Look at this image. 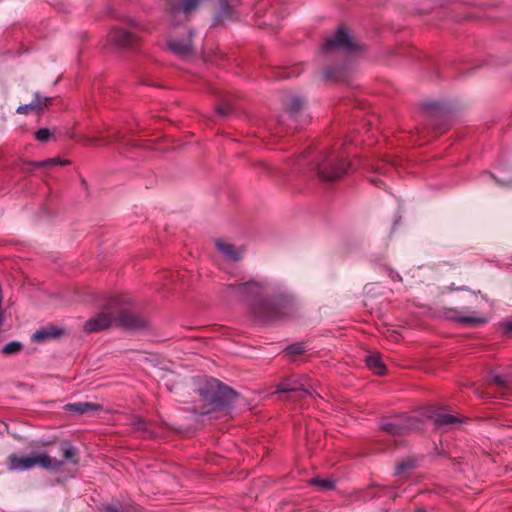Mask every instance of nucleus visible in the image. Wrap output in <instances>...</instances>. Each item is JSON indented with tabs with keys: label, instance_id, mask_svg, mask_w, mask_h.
Returning a JSON list of instances; mask_svg holds the SVG:
<instances>
[{
	"label": "nucleus",
	"instance_id": "2f4dec72",
	"mask_svg": "<svg viewBox=\"0 0 512 512\" xmlns=\"http://www.w3.org/2000/svg\"><path fill=\"white\" fill-rule=\"evenodd\" d=\"M286 351L288 352V354H291V355H300V354L304 353L305 347H304L303 343H294V344L288 346L286 348Z\"/></svg>",
	"mask_w": 512,
	"mask_h": 512
},
{
	"label": "nucleus",
	"instance_id": "a211bd4d",
	"mask_svg": "<svg viewBox=\"0 0 512 512\" xmlns=\"http://www.w3.org/2000/svg\"><path fill=\"white\" fill-rule=\"evenodd\" d=\"M60 447H61V451L63 453V459L58 460L59 462H62L61 468L66 463L78 464V462H79L78 451L74 446H72L68 442H64L61 444Z\"/></svg>",
	"mask_w": 512,
	"mask_h": 512
},
{
	"label": "nucleus",
	"instance_id": "f03ea898",
	"mask_svg": "<svg viewBox=\"0 0 512 512\" xmlns=\"http://www.w3.org/2000/svg\"><path fill=\"white\" fill-rule=\"evenodd\" d=\"M197 391L205 403L202 410L199 411L202 415L228 407L237 396L232 388L215 378L207 379Z\"/></svg>",
	"mask_w": 512,
	"mask_h": 512
},
{
	"label": "nucleus",
	"instance_id": "a878e982",
	"mask_svg": "<svg viewBox=\"0 0 512 512\" xmlns=\"http://www.w3.org/2000/svg\"><path fill=\"white\" fill-rule=\"evenodd\" d=\"M123 139H124V137L122 136L121 132L118 130H115L106 138H101V140H104V143H103L104 145H107L108 143H111V142L122 141ZM98 141H100V138L91 137L88 139L89 144H92V145L97 144Z\"/></svg>",
	"mask_w": 512,
	"mask_h": 512
},
{
	"label": "nucleus",
	"instance_id": "1a4fd4ad",
	"mask_svg": "<svg viewBox=\"0 0 512 512\" xmlns=\"http://www.w3.org/2000/svg\"><path fill=\"white\" fill-rule=\"evenodd\" d=\"M359 45L348 34L347 30L339 27L335 35L325 41L322 46L324 52H331L334 50H344L348 52L357 51Z\"/></svg>",
	"mask_w": 512,
	"mask_h": 512
},
{
	"label": "nucleus",
	"instance_id": "4be33fe9",
	"mask_svg": "<svg viewBox=\"0 0 512 512\" xmlns=\"http://www.w3.org/2000/svg\"><path fill=\"white\" fill-rule=\"evenodd\" d=\"M461 422H462V420L460 418H458L454 415H451V414L438 413L435 415V418H434L435 426L438 428L453 425L456 423H461Z\"/></svg>",
	"mask_w": 512,
	"mask_h": 512
},
{
	"label": "nucleus",
	"instance_id": "37998d69",
	"mask_svg": "<svg viewBox=\"0 0 512 512\" xmlns=\"http://www.w3.org/2000/svg\"><path fill=\"white\" fill-rule=\"evenodd\" d=\"M464 288H454L453 286L451 287V290H463Z\"/></svg>",
	"mask_w": 512,
	"mask_h": 512
},
{
	"label": "nucleus",
	"instance_id": "7c9ffc66",
	"mask_svg": "<svg viewBox=\"0 0 512 512\" xmlns=\"http://www.w3.org/2000/svg\"><path fill=\"white\" fill-rule=\"evenodd\" d=\"M233 16V8L227 0L221 1V9L217 15L218 20L229 19Z\"/></svg>",
	"mask_w": 512,
	"mask_h": 512
},
{
	"label": "nucleus",
	"instance_id": "72a5a7b5",
	"mask_svg": "<svg viewBox=\"0 0 512 512\" xmlns=\"http://www.w3.org/2000/svg\"><path fill=\"white\" fill-rule=\"evenodd\" d=\"M50 130L48 128H40L36 131L35 137L40 142H47L50 138Z\"/></svg>",
	"mask_w": 512,
	"mask_h": 512
},
{
	"label": "nucleus",
	"instance_id": "412c9836",
	"mask_svg": "<svg viewBox=\"0 0 512 512\" xmlns=\"http://www.w3.org/2000/svg\"><path fill=\"white\" fill-rule=\"evenodd\" d=\"M447 318L467 326H478L487 321L486 318L479 316H450L447 314Z\"/></svg>",
	"mask_w": 512,
	"mask_h": 512
},
{
	"label": "nucleus",
	"instance_id": "6ab92c4d",
	"mask_svg": "<svg viewBox=\"0 0 512 512\" xmlns=\"http://www.w3.org/2000/svg\"><path fill=\"white\" fill-rule=\"evenodd\" d=\"M216 246H217L218 250L227 259L232 260V261H238L241 259V252L238 251L234 245L217 240Z\"/></svg>",
	"mask_w": 512,
	"mask_h": 512
},
{
	"label": "nucleus",
	"instance_id": "58836bf2",
	"mask_svg": "<svg viewBox=\"0 0 512 512\" xmlns=\"http://www.w3.org/2000/svg\"><path fill=\"white\" fill-rule=\"evenodd\" d=\"M370 181L377 187H381L383 184V181L380 178H371Z\"/></svg>",
	"mask_w": 512,
	"mask_h": 512
},
{
	"label": "nucleus",
	"instance_id": "f257e3e1",
	"mask_svg": "<svg viewBox=\"0 0 512 512\" xmlns=\"http://www.w3.org/2000/svg\"><path fill=\"white\" fill-rule=\"evenodd\" d=\"M268 290L266 283L249 280L225 285L222 296L227 301L246 302L250 315L260 323L282 320L296 313L295 298L286 289L273 290L271 295L263 297Z\"/></svg>",
	"mask_w": 512,
	"mask_h": 512
},
{
	"label": "nucleus",
	"instance_id": "ddd939ff",
	"mask_svg": "<svg viewBox=\"0 0 512 512\" xmlns=\"http://www.w3.org/2000/svg\"><path fill=\"white\" fill-rule=\"evenodd\" d=\"M51 100V98L43 97L39 92H36L34 95V100L30 104L19 106L16 112L18 114H27L31 111L42 113L45 109L49 107Z\"/></svg>",
	"mask_w": 512,
	"mask_h": 512
},
{
	"label": "nucleus",
	"instance_id": "c756f323",
	"mask_svg": "<svg viewBox=\"0 0 512 512\" xmlns=\"http://www.w3.org/2000/svg\"><path fill=\"white\" fill-rule=\"evenodd\" d=\"M310 483L323 491L332 490L335 487V482L330 479L314 478L310 480Z\"/></svg>",
	"mask_w": 512,
	"mask_h": 512
},
{
	"label": "nucleus",
	"instance_id": "473e14b6",
	"mask_svg": "<svg viewBox=\"0 0 512 512\" xmlns=\"http://www.w3.org/2000/svg\"><path fill=\"white\" fill-rule=\"evenodd\" d=\"M390 490H391L390 487H386V486L378 487L377 492H372V491L368 490L366 492V497L370 498V499L381 497L382 495H386Z\"/></svg>",
	"mask_w": 512,
	"mask_h": 512
},
{
	"label": "nucleus",
	"instance_id": "6e6552de",
	"mask_svg": "<svg viewBox=\"0 0 512 512\" xmlns=\"http://www.w3.org/2000/svg\"><path fill=\"white\" fill-rule=\"evenodd\" d=\"M420 424L421 421L417 417L403 414L395 417L390 422L382 423L380 429L392 436H402L420 429Z\"/></svg>",
	"mask_w": 512,
	"mask_h": 512
},
{
	"label": "nucleus",
	"instance_id": "2eb2a0df",
	"mask_svg": "<svg viewBox=\"0 0 512 512\" xmlns=\"http://www.w3.org/2000/svg\"><path fill=\"white\" fill-rule=\"evenodd\" d=\"M285 110L289 118L296 122L298 115L304 108L305 101L300 96H291L285 103Z\"/></svg>",
	"mask_w": 512,
	"mask_h": 512
},
{
	"label": "nucleus",
	"instance_id": "0eeeda50",
	"mask_svg": "<svg viewBox=\"0 0 512 512\" xmlns=\"http://www.w3.org/2000/svg\"><path fill=\"white\" fill-rule=\"evenodd\" d=\"M109 304L110 297L101 304V311L85 322V332L95 333L116 325V310L108 308Z\"/></svg>",
	"mask_w": 512,
	"mask_h": 512
},
{
	"label": "nucleus",
	"instance_id": "f704fd0d",
	"mask_svg": "<svg viewBox=\"0 0 512 512\" xmlns=\"http://www.w3.org/2000/svg\"><path fill=\"white\" fill-rule=\"evenodd\" d=\"M218 115L222 117L228 116L232 112V106L230 104H224L216 108Z\"/></svg>",
	"mask_w": 512,
	"mask_h": 512
},
{
	"label": "nucleus",
	"instance_id": "bb28decb",
	"mask_svg": "<svg viewBox=\"0 0 512 512\" xmlns=\"http://www.w3.org/2000/svg\"><path fill=\"white\" fill-rule=\"evenodd\" d=\"M22 349H23V344L21 342L11 341L2 347L1 352L4 355L9 356V355H14V354L21 352Z\"/></svg>",
	"mask_w": 512,
	"mask_h": 512
},
{
	"label": "nucleus",
	"instance_id": "cd10ccee",
	"mask_svg": "<svg viewBox=\"0 0 512 512\" xmlns=\"http://www.w3.org/2000/svg\"><path fill=\"white\" fill-rule=\"evenodd\" d=\"M132 425L135 430L143 432L148 437H153V432L150 430L148 423L144 419L135 417L132 421Z\"/></svg>",
	"mask_w": 512,
	"mask_h": 512
},
{
	"label": "nucleus",
	"instance_id": "9d476101",
	"mask_svg": "<svg viewBox=\"0 0 512 512\" xmlns=\"http://www.w3.org/2000/svg\"><path fill=\"white\" fill-rule=\"evenodd\" d=\"M109 40L119 48L133 49L139 42V37L125 29L114 27L109 33Z\"/></svg>",
	"mask_w": 512,
	"mask_h": 512
},
{
	"label": "nucleus",
	"instance_id": "c03bdc74",
	"mask_svg": "<svg viewBox=\"0 0 512 512\" xmlns=\"http://www.w3.org/2000/svg\"><path fill=\"white\" fill-rule=\"evenodd\" d=\"M417 512H425L424 509H418Z\"/></svg>",
	"mask_w": 512,
	"mask_h": 512
},
{
	"label": "nucleus",
	"instance_id": "20e7f679",
	"mask_svg": "<svg viewBox=\"0 0 512 512\" xmlns=\"http://www.w3.org/2000/svg\"><path fill=\"white\" fill-rule=\"evenodd\" d=\"M62 462L49 456L46 453L32 452L27 456H18L11 454L7 457V467L9 471H25L40 466L46 470L57 472L61 470Z\"/></svg>",
	"mask_w": 512,
	"mask_h": 512
},
{
	"label": "nucleus",
	"instance_id": "c9c22d12",
	"mask_svg": "<svg viewBox=\"0 0 512 512\" xmlns=\"http://www.w3.org/2000/svg\"><path fill=\"white\" fill-rule=\"evenodd\" d=\"M491 382L494 385H496L498 387H501V388L507 386V381L502 376H500V375L493 376L492 379H491Z\"/></svg>",
	"mask_w": 512,
	"mask_h": 512
},
{
	"label": "nucleus",
	"instance_id": "5701e85b",
	"mask_svg": "<svg viewBox=\"0 0 512 512\" xmlns=\"http://www.w3.org/2000/svg\"><path fill=\"white\" fill-rule=\"evenodd\" d=\"M102 512H136L137 508L130 504H104L101 509Z\"/></svg>",
	"mask_w": 512,
	"mask_h": 512
},
{
	"label": "nucleus",
	"instance_id": "ea45409f",
	"mask_svg": "<svg viewBox=\"0 0 512 512\" xmlns=\"http://www.w3.org/2000/svg\"><path fill=\"white\" fill-rule=\"evenodd\" d=\"M479 294H480V291H477V292L472 291V292H471V296H472L475 300H477V299H478V295H479Z\"/></svg>",
	"mask_w": 512,
	"mask_h": 512
},
{
	"label": "nucleus",
	"instance_id": "39448f33",
	"mask_svg": "<svg viewBox=\"0 0 512 512\" xmlns=\"http://www.w3.org/2000/svg\"><path fill=\"white\" fill-rule=\"evenodd\" d=\"M130 302L120 296L110 297L108 308L116 310V325L128 330H142L149 326L146 317L128 308Z\"/></svg>",
	"mask_w": 512,
	"mask_h": 512
},
{
	"label": "nucleus",
	"instance_id": "aec40b11",
	"mask_svg": "<svg viewBox=\"0 0 512 512\" xmlns=\"http://www.w3.org/2000/svg\"><path fill=\"white\" fill-rule=\"evenodd\" d=\"M366 364L375 374L384 375L386 373V366L382 362L379 354H372L366 357Z\"/></svg>",
	"mask_w": 512,
	"mask_h": 512
},
{
	"label": "nucleus",
	"instance_id": "f3484780",
	"mask_svg": "<svg viewBox=\"0 0 512 512\" xmlns=\"http://www.w3.org/2000/svg\"><path fill=\"white\" fill-rule=\"evenodd\" d=\"M347 76L346 65H335L326 67L323 71V78L326 81L339 82L345 80Z\"/></svg>",
	"mask_w": 512,
	"mask_h": 512
},
{
	"label": "nucleus",
	"instance_id": "b1692460",
	"mask_svg": "<svg viewBox=\"0 0 512 512\" xmlns=\"http://www.w3.org/2000/svg\"><path fill=\"white\" fill-rule=\"evenodd\" d=\"M28 164L36 168H47L54 165H68L70 164V161L60 160L59 158H51L43 161L29 162Z\"/></svg>",
	"mask_w": 512,
	"mask_h": 512
},
{
	"label": "nucleus",
	"instance_id": "4c0bfd02",
	"mask_svg": "<svg viewBox=\"0 0 512 512\" xmlns=\"http://www.w3.org/2000/svg\"><path fill=\"white\" fill-rule=\"evenodd\" d=\"M388 272H389V277H390L393 281H398V282L402 281V277H401V276H400V274H399L398 272H396L395 270H393V269H391V268H390V269L388 270Z\"/></svg>",
	"mask_w": 512,
	"mask_h": 512
},
{
	"label": "nucleus",
	"instance_id": "e433bc0d",
	"mask_svg": "<svg viewBox=\"0 0 512 512\" xmlns=\"http://www.w3.org/2000/svg\"><path fill=\"white\" fill-rule=\"evenodd\" d=\"M501 326H502L504 335H506L507 337H511L512 336V321L504 322L501 324Z\"/></svg>",
	"mask_w": 512,
	"mask_h": 512
},
{
	"label": "nucleus",
	"instance_id": "c85d7f7f",
	"mask_svg": "<svg viewBox=\"0 0 512 512\" xmlns=\"http://www.w3.org/2000/svg\"><path fill=\"white\" fill-rule=\"evenodd\" d=\"M416 467V461L414 458H411V457H407L403 460H401L397 466H396V471H395V474L396 475H400L401 473H403L404 471H407V470H410V469H413Z\"/></svg>",
	"mask_w": 512,
	"mask_h": 512
},
{
	"label": "nucleus",
	"instance_id": "4468645a",
	"mask_svg": "<svg viewBox=\"0 0 512 512\" xmlns=\"http://www.w3.org/2000/svg\"><path fill=\"white\" fill-rule=\"evenodd\" d=\"M102 409V405L91 402L68 403L64 406L65 411L78 415L88 414Z\"/></svg>",
	"mask_w": 512,
	"mask_h": 512
},
{
	"label": "nucleus",
	"instance_id": "393cba45",
	"mask_svg": "<svg viewBox=\"0 0 512 512\" xmlns=\"http://www.w3.org/2000/svg\"><path fill=\"white\" fill-rule=\"evenodd\" d=\"M426 109L431 111V114L429 115V124L432 125L436 130L444 131L446 130V126H438L436 124V117L439 110V104L437 103H427L425 105Z\"/></svg>",
	"mask_w": 512,
	"mask_h": 512
},
{
	"label": "nucleus",
	"instance_id": "dca6fc26",
	"mask_svg": "<svg viewBox=\"0 0 512 512\" xmlns=\"http://www.w3.org/2000/svg\"><path fill=\"white\" fill-rule=\"evenodd\" d=\"M65 333L64 329H60L56 326L50 325L44 327L38 331H36L32 337V339L36 342H42L47 339H55L60 337Z\"/></svg>",
	"mask_w": 512,
	"mask_h": 512
},
{
	"label": "nucleus",
	"instance_id": "7ed1b4c3",
	"mask_svg": "<svg viewBox=\"0 0 512 512\" xmlns=\"http://www.w3.org/2000/svg\"><path fill=\"white\" fill-rule=\"evenodd\" d=\"M350 164L339 154L327 150L319 154L313 169L321 181L333 182L342 178L349 170Z\"/></svg>",
	"mask_w": 512,
	"mask_h": 512
},
{
	"label": "nucleus",
	"instance_id": "f8f14e48",
	"mask_svg": "<svg viewBox=\"0 0 512 512\" xmlns=\"http://www.w3.org/2000/svg\"><path fill=\"white\" fill-rule=\"evenodd\" d=\"M169 50L180 58H187L193 55L194 49L191 35L186 39H172L168 42Z\"/></svg>",
	"mask_w": 512,
	"mask_h": 512
},
{
	"label": "nucleus",
	"instance_id": "79ce46f5",
	"mask_svg": "<svg viewBox=\"0 0 512 512\" xmlns=\"http://www.w3.org/2000/svg\"><path fill=\"white\" fill-rule=\"evenodd\" d=\"M448 313H458V311L456 309H449Z\"/></svg>",
	"mask_w": 512,
	"mask_h": 512
},
{
	"label": "nucleus",
	"instance_id": "423d86ee",
	"mask_svg": "<svg viewBox=\"0 0 512 512\" xmlns=\"http://www.w3.org/2000/svg\"><path fill=\"white\" fill-rule=\"evenodd\" d=\"M276 393L284 394L286 400L300 401L312 397L313 389L307 377L303 375L291 376L277 385Z\"/></svg>",
	"mask_w": 512,
	"mask_h": 512
},
{
	"label": "nucleus",
	"instance_id": "a19ab883",
	"mask_svg": "<svg viewBox=\"0 0 512 512\" xmlns=\"http://www.w3.org/2000/svg\"><path fill=\"white\" fill-rule=\"evenodd\" d=\"M281 77L283 78H289L290 77V73L288 71H283L282 74H281Z\"/></svg>",
	"mask_w": 512,
	"mask_h": 512
},
{
	"label": "nucleus",
	"instance_id": "9b49d317",
	"mask_svg": "<svg viewBox=\"0 0 512 512\" xmlns=\"http://www.w3.org/2000/svg\"><path fill=\"white\" fill-rule=\"evenodd\" d=\"M203 0H166L169 14L175 18L179 13H183L186 18L190 17Z\"/></svg>",
	"mask_w": 512,
	"mask_h": 512
}]
</instances>
